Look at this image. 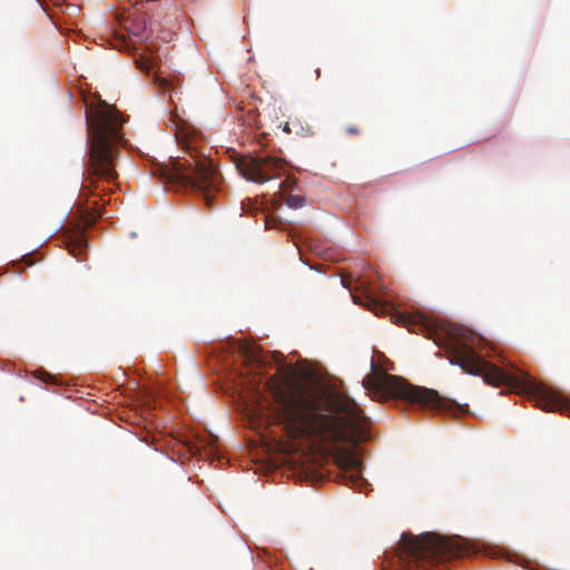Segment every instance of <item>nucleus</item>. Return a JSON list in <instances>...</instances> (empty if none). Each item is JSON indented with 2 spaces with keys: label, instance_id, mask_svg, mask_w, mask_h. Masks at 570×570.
Segmentation results:
<instances>
[{
  "label": "nucleus",
  "instance_id": "1",
  "mask_svg": "<svg viewBox=\"0 0 570 570\" xmlns=\"http://www.w3.org/2000/svg\"><path fill=\"white\" fill-rule=\"evenodd\" d=\"M243 411L250 423L278 424L292 439L358 443L370 439L368 419L353 402H334L309 368L282 366L246 381Z\"/></svg>",
  "mask_w": 570,
  "mask_h": 570
},
{
  "label": "nucleus",
  "instance_id": "2",
  "mask_svg": "<svg viewBox=\"0 0 570 570\" xmlns=\"http://www.w3.org/2000/svg\"><path fill=\"white\" fill-rule=\"evenodd\" d=\"M448 348L452 357L450 363L460 366L472 375H482L483 381L494 386L507 385L527 393L538 407L548 412H562L570 417V402L559 393L537 383L523 371L510 364L502 368L488 362L476 352V345L483 337L463 326L446 330Z\"/></svg>",
  "mask_w": 570,
  "mask_h": 570
},
{
  "label": "nucleus",
  "instance_id": "3",
  "mask_svg": "<svg viewBox=\"0 0 570 570\" xmlns=\"http://www.w3.org/2000/svg\"><path fill=\"white\" fill-rule=\"evenodd\" d=\"M476 546L469 539L455 535L443 537L435 532L420 535L402 533L397 547L389 553L383 570H426L453 558L478 553Z\"/></svg>",
  "mask_w": 570,
  "mask_h": 570
},
{
  "label": "nucleus",
  "instance_id": "4",
  "mask_svg": "<svg viewBox=\"0 0 570 570\" xmlns=\"http://www.w3.org/2000/svg\"><path fill=\"white\" fill-rule=\"evenodd\" d=\"M122 116L104 100L86 107L89 160L94 173L105 179L116 178L115 158L122 144Z\"/></svg>",
  "mask_w": 570,
  "mask_h": 570
},
{
  "label": "nucleus",
  "instance_id": "5",
  "mask_svg": "<svg viewBox=\"0 0 570 570\" xmlns=\"http://www.w3.org/2000/svg\"><path fill=\"white\" fill-rule=\"evenodd\" d=\"M165 184L189 188L200 194L206 204H212V193L218 190L220 177L209 157L189 151L188 157L170 158L156 168Z\"/></svg>",
  "mask_w": 570,
  "mask_h": 570
},
{
  "label": "nucleus",
  "instance_id": "6",
  "mask_svg": "<svg viewBox=\"0 0 570 570\" xmlns=\"http://www.w3.org/2000/svg\"><path fill=\"white\" fill-rule=\"evenodd\" d=\"M371 374L367 380H363V386L366 390H373L381 399L403 400L412 404L439 409L443 401L438 392L424 387H415L407 384L400 376L387 373L392 367L380 365L374 357L370 362Z\"/></svg>",
  "mask_w": 570,
  "mask_h": 570
},
{
  "label": "nucleus",
  "instance_id": "7",
  "mask_svg": "<svg viewBox=\"0 0 570 570\" xmlns=\"http://www.w3.org/2000/svg\"><path fill=\"white\" fill-rule=\"evenodd\" d=\"M236 168L245 179L265 183L281 176L283 164L271 156H257L240 159Z\"/></svg>",
  "mask_w": 570,
  "mask_h": 570
},
{
  "label": "nucleus",
  "instance_id": "8",
  "mask_svg": "<svg viewBox=\"0 0 570 570\" xmlns=\"http://www.w3.org/2000/svg\"><path fill=\"white\" fill-rule=\"evenodd\" d=\"M343 479L344 482L360 491H364L368 487L367 481L363 478L362 461L354 454H348L343 462Z\"/></svg>",
  "mask_w": 570,
  "mask_h": 570
},
{
  "label": "nucleus",
  "instance_id": "9",
  "mask_svg": "<svg viewBox=\"0 0 570 570\" xmlns=\"http://www.w3.org/2000/svg\"><path fill=\"white\" fill-rule=\"evenodd\" d=\"M391 318L393 323L407 327L410 331H415L412 327L419 326L421 332H428L429 335L432 333V330L423 321L415 323L411 315L394 308H391Z\"/></svg>",
  "mask_w": 570,
  "mask_h": 570
},
{
  "label": "nucleus",
  "instance_id": "10",
  "mask_svg": "<svg viewBox=\"0 0 570 570\" xmlns=\"http://www.w3.org/2000/svg\"><path fill=\"white\" fill-rule=\"evenodd\" d=\"M353 302L358 305H364L367 309L374 311L376 315L385 313L387 306L382 305L376 298L367 295L365 302L360 296L353 295Z\"/></svg>",
  "mask_w": 570,
  "mask_h": 570
},
{
  "label": "nucleus",
  "instance_id": "11",
  "mask_svg": "<svg viewBox=\"0 0 570 570\" xmlns=\"http://www.w3.org/2000/svg\"><path fill=\"white\" fill-rule=\"evenodd\" d=\"M306 203V199L301 195H287L285 196V204L289 208H302Z\"/></svg>",
  "mask_w": 570,
  "mask_h": 570
},
{
  "label": "nucleus",
  "instance_id": "12",
  "mask_svg": "<svg viewBox=\"0 0 570 570\" xmlns=\"http://www.w3.org/2000/svg\"><path fill=\"white\" fill-rule=\"evenodd\" d=\"M82 246H83V240L79 238L69 244V253L76 257L81 253Z\"/></svg>",
  "mask_w": 570,
  "mask_h": 570
},
{
  "label": "nucleus",
  "instance_id": "13",
  "mask_svg": "<svg viewBox=\"0 0 570 570\" xmlns=\"http://www.w3.org/2000/svg\"><path fill=\"white\" fill-rule=\"evenodd\" d=\"M154 83L164 90H167L171 86L168 79L160 76H155Z\"/></svg>",
  "mask_w": 570,
  "mask_h": 570
},
{
  "label": "nucleus",
  "instance_id": "14",
  "mask_svg": "<svg viewBox=\"0 0 570 570\" xmlns=\"http://www.w3.org/2000/svg\"><path fill=\"white\" fill-rule=\"evenodd\" d=\"M119 40H120L119 49H127L128 45L126 42L125 37L124 36L119 37Z\"/></svg>",
  "mask_w": 570,
  "mask_h": 570
},
{
  "label": "nucleus",
  "instance_id": "15",
  "mask_svg": "<svg viewBox=\"0 0 570 570\" xmlns=\"http://www.w3.org/2000/svg\"><path fill=\"white\" fill-rule=\"evenodd\" d=\"M125 28L128 30L130 36H134V37H137V38L140 37L138 31H134V30L129 29V27H127V26Z\"/></svg>",
  "mask_w": 570,
  "mask_h": 570
},
{
  "label": "nucleus",
  "instance_id": "16",
  "mask_svg": "<svg viewBox=\"0 0 570 570\" xmlns=\"http://www.w3.org/2000/svg\"><path fill=\"white\" fill-rule=\"evenodd\" d=\"M284 131H286V132H291V131H292V129H291V124H289V122H287V124L284 126Z\"/></svg>",
  "mask_w": 570,
  "mask_h": 570
},
{
  "label": "nucleus",
  "instance_id": "17",
  "mask_svg": "<svg viewBox=\"0 0 570 570\" xmlns=\"http://www.w3.org/2000/svg\"><path fill=\"white\" fill-rule=\"evenodd\" d=\"M382 358H385L383 354L379 353L377 355V362H381Z\"/></svg>",
  "mask_w": 570,
  "mask_h": 570
},
{
  "label": "nucleus",
  "instance_id": "18",
  "mask_svg": "<svg viewBox=\"0 0 570 570\" xmlns=\"http://www.w3.org/2000/svg\"><path fill=\"white\" fill-rule=\"evenodd\" d=\"M278 188H279V193L283 194V190H282L283 189V184L278 185Z\"/></svg>",
  "mask_w": 570,
  "mask_h": 570
},
{
  "label": "nucleus",
  "instance_id": "19",
  "mask_svg": "<svg viewBox=\"0 0 570 570\" xmlns=\"http://www.w3.org/2000/svg\"><path fill=\"white\" fill-rule=\"evenodd\" d=\"M348 131L350 132H355V129L354 128H348Z\"/></svg>",
  "mask_w": 570,
  "mask_h": 570
}]
</instances>
